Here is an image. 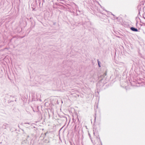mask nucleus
<instances>
[{"label":"nucleus","instance_id":"obj_2","mask_svg":"<svg viewBox=\"0 0 145 145\" xmlns=\"http://www.w3.org/2000/svg\"><path fill=\"white\" fill-rule=\"evenodd\" d=\"M130 29L134 31H138L137 29L133 27H131Z\"/></svg>","mask_w":145,"mask_h":145},{"label":"nucleus","instance_id":"obj_4","mask_svg":"<svg viewBox=\"0 0 145 145\" xmlns=\"http://www.w3.org/2000/svg\"><path fill=\"white\" fill-rule=\"evenodd\" d=\"M104 75H105V76H106V73H105L104 74Z\"/></svg>","mask_w":145,"mask_h":145},{"label":"nucleus","instance_id":"obj_3","mask_svg":"<svg viewBox=\"0 0 145 145\" xmlns=\"http://www.w3.org/2000/svg\"><path fill=\"white\" fill-rule=\"evenodd\" d=\"M97 61H98V65H99V67H101V66L100 65V62L98 60Z\"/></svg>","mask_w":145,"mask_h":145},{"label":"nucleus","instance_id":"obj_7","mask_svg":"<svg viewBox=\"0 0 145 145\" xmlns=\"http://www.w3.org/2000/svg\"><path fill=\"white\" fill-rule=\"evenodd\" d=\"M91 141L92 142V140L91 139Z\"/></svg>","mask_w":145,"mask_h":145},{"label":"nucleus","instance_id":"obj_5","mask_svg":"<svg viewBox=\"0 0 145 145\" xmlns=\"http://www.w3.org/2000/svg\"><path fill=\"white\" fill-rule=\"evenodd\" d=\"M89 136L90 137V134L89 133Z\"/></svg>","mask_w":145,"mask_h":145},{"label":"nucleus","instance_id":"obj_6","mask_svg":"<svg viewBox=\"0 0 145 145\" xmlns=\"http://www.w3.org/2000/svg\"><path fill=\"white\" fill-rule=\"evenodd\" d=\"M62 128H63V127H62V128H61V129H60V130Z\"/></svg>","mask_w":145,"mask_h":145},{"label":"nucleus","instance_id":"obj_1","mask_svg":"<svg viewBox=\"0 0 145 145\" xmlns=\"http://www.w3.org/2000/svg\"><path fill=\"white\" fill-rule=\"evenodd\" d=\"M94 128H93V134L94 137V142H93V143L95 145H99L100 142L101 143V145H102V142L101 141L100 139L99 135H98L97 133H95L94 131Z\"/></svg>","mask_w":145,"mask_h":145}]
</instances>
